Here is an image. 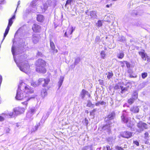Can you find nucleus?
Segmentation results:
<instances>
[{
	"label": "nucleus",
	"mask_w": 150,
	"mask_h": 150,
	"mask_svg": "<svg viewBox=\"0 0 150 150\" xmlns=\"http://www.w3.org/2000/svg\"><path fill=\"white\" fill-rule=\"evenodd\" d=\"M96 12L94 11H92L90 13V15L92 18H96L97 17Z\"/></svg>",
	"instance_id": "nucleus-23"
},
{
	"label": "nucleus",
	"mask_w": 150,
	"mask_h": 150,
	"mask_svg": "<svg viewBox=\"0 0 150 150\" xmlns=\"http://www.w3.org/2000/svg\"><path fill=\"white\" fill-rule=\"evenodd\" d=\"M137 77V76H134L133 75H130L129 76V77L131 78H136Z\"/></svg>",
	"instance_id": "nucleus-56"
},
{
	"label": "nucleus",
	"mask_w": 150,
	"mask_h": 150,
	"mask_svg": "<svg viewBox=\"0 0 150 150\" xmlns=\"http://www.w3.org/2000/svg\"><path fill=\"white\" fill-rule=\"evenodd\" d=\"M100 104V101H98V102L96 103L95 104V105L96 106H99Z\"/></svg>",
	"instance_id": "nucleus-54"
},
{
	"label": "nucleus",
	"mask_w": 150,
	"mask_h": 150,
	"mask_svg": "<svg viewBox=\"0 0 150 150\" xmlns=\"http://www.w3.org/2000/svg\"><path fill=\"white\" fill-rule=\"evenodd\" d=\"M132 133L129 131H125L121 133L120 136L124 138H129L132 135Z\"/></svg>",
	"instance_id": "nucleus-9"
},
{
	"label": "nucleus",
	"mask_w": 150,
	"mask_h": 150,
	"mask_svg": "<svg viewBox=\"0 0 150 150\" xmlns=\"http://www.w3.org/2000/svg\"><path fill=\"white\" fill-rule=\"evenodd\" d=\"M121 117L122 122L125 123L127 127L130 129L134 125L133 122L131 121V118L128 117L126 112L123 111Z\"/></svg>",
	"instance_id": "nucleus-2"
},
{
	"label": "nucleus",
	"mask_w": 150,
	"mask_h": 150,
	"mask_svg": "<svg viewBox=\"0 0 150 150\" xmlns=\"http://www.w3.org/2000/svg\"><path fill=\"white\" fill-rule=\"evenodd\" d=\"M98 26V27H101L102 25V22L100 20H99L98 21V23L97 24Z\"/></svg>",
	"instance_id": "nucleus-44"
},
{
	"label": "nucleus",
	"mask_w": 150,
	"mask_h": 150,
	"mask_svg": "<svg viewBox=\"0 0 150 150\" xmlns=\"http://www.w3.org/2000/svg\"><path fill=\"white\" fill-rule=\"evenodd\" d=\"M96 110V109H94L91 112H90V114L91 115H92L94 112H95Z\"/></svg>",
	"instance_id": "nucleus-49"
},
{
	"label": "nucleus",
	"mask_w": 150,
	"mask_h": 150,
	"mask_svg": "<svg viewBox=\"0 0 150 150\" xmlns=\"http://www.w3.org/2000/svg\"><path fill=\"white\" fill-rule=\"evenodd\" d=\"M102 129L104 130H106L108 134L110 133V124H107L103 126L102 128Z\"/></svg>",
	"instance_id": "nucleus-17"
},
{
	"label": "nucleus",
	"mask_w": 150,
	"mask_h": 150,
	"mask_svg": "<svg viewBox=\"0 0 150 150\" xmlns=\"http://www.w3.org/2000/svg\"><path fill=\"white\" fill-rule=\"evenodd\" d=\"M64 77L62 76H61L60 77L59 81L60 83H62L63 82L64 80Z\"/></svg>",
	"instance_id": "nucleus-45"
},
{
	"label": "nucleus",
	"mask_w": 150,
	"mask_h": 150,
	"mask_svg": "<svg viewBox=\"0 0 150 150\" xmlns=\"http://www.w3.org/2000/svg\"><path fill=\"white\" fill-rule=\"evenodd\" d=\"M45 67V66H37L36 68V70L39 72L45 73L46 71V70Z\"/></svg>",
	"instance_id": "nucleus-11"
},
{
	"label": "nucleus",
	"mask_w": 150,
	"mask_h": 150,
	"mask_svg": "<svg viewBox=\"0 0 150 150\" xmlns=\"http://www.w3.org/2000/svg\"><path fill=\"white\" fill-rule=\"evenodd\" d=\"M87 106L89 107H94V105L93 104H92L91 102V101L89 100L88 101V103L87 104Z\"/></svg>",
	"instance_id": "nucleus-37"
},
{
	"label": "nucleus",
	"mask_w": 150,
	"mask_h": 150,
	"mask_svg": "<svg viewBox=\"0 0 150 150\" xmlns=\"http://www.w3.org/2000/svg\"><path fill=\"white\" fill-rule=\"evenodd\" d=\"M113 74L112 72H109L107 76V78L108 79L111 78L113 76Z\"/></svg>",
	"instance_id": "nucleus-43"
},
{
	"label": "nucleus",
	"mask_w": 150,
	"mask_h": 150,
	"mask_svg": "<svg viewBox=\"0 0 150 150\" xmlns=\"http://www.w3.org/2000/svg\"><path fill=\"white\" fill-rule=\"evenodd\" d=\"M28 111L33 115L35 112V108L34 107L31 108Z\"/></svg>",
	"instance_id": "nucleus-35"
},
{
	"label": "nucleus",
	"mask_w": 150,
	"mask_h": 150,
	"mask_svg": "<svg viewBox=\"0 0 150 150\" xmlns=\"http://www.w3.org/2000/svg\"><path fill=\"white\" fill-rule=\"evenodd\" d=\"M86 92V91L85 90H82L80 94V96L82 99H83L85 97V95Z\"/></svg>",
	"instance_id": "nucleus-28"
},
{
	"label": "nucleus",
	"mask_w": 150,
	"mask_h": 150,
	"mask_svg": "<svg viewBox=\"0 0 150 150\" xmlns=\"http://www.w3.org/2000/svg\"><path fill=\"white\" fill-rule=\"evenodd\" d=\"M20 29H18V30L16 31V34H15V35H16L17 34H18V33Z\"/></svg>",
	"instance_id": "nucleus-59"
},
{
	"label": "nucleus",
	"mask_w": 150,
	"mask_h": 150,
	"mask_svg": "<svg viewBox=\"0 0 150 150\" xmlns=\"http://www.w3.org/2000/svg\"><path fill=\"white\" fill-rule=\"evenodd\" d=\"M139 54L141 57L144 60H146V58L147 57V54L145 52L144 50H142L141 51L138 52Z\"/></svg>",
	"instance_id": "nucleus-15"
},
{
	"label": "nucleus",
	"mask_w": 150,
	"mask_h": 150,
	"mask_svg": "<svg viewBox=\"0 0 150 150\" xmlns=\"http://www.w3.org/2000/svg\"><path fill=\"white\" fill-rule=\"evenodd\" d=\"M115 149L116 150H124L123 148L118 146H115Z\"/></svg>",
	"instance_id": "nucleus-40"
},
{
	"label": "nucleus",
	"mask_w": 150,
	"mask_h": 150,
	"mask_svg": "<svg viewBox=\"0 0 150 150\" xmlns=\"http://www.w3.org/2000/svg\"><path fill=\"white\" fill-rule=\"evenodd\" d=\"M106 148L107 150H112L111 149H110V146H107Z\"/></svg>",
	"instance_id": "nucleus-55"
},
{
	"label": "nucleus",
	"mask_w": 150,
	"mask_h": 150,
	"mask_svg": "<svg viewBox=\"0 0 150 150\" xmlns=\"http://www.w3.org/2000/svg\"><path fill=\"white\" fill-rule=\"evenodd\" d=\"M20 57L21 59L22 58V55H21Z\"/></svg>",
	"instance_id": "nucleus-64"
},
{
	"label": "nucleus",
	"mask_w": 150,
	"mask_h": 150,
	"mask_svg": "<svg viewBox=\"0 0 150 150\" xmlns=\"http://www.w3.org/2000/svg\"><path fill=\"white\" fill-rule=\"evenodd\" d=\"M20 1H19L18 2L17 6L16 9L14 12V15L12 16V17L11 18H10V27L11 25L13 23V22L12 21V20L13 19H14L15 18V14L16 12L17 8L18 7L19 5L20 4Z\"/></svg>",
	"instance_id": "nucleus-18"
},
{
	"label": "nucleus",
	"mask_w": 150,
	"mask_h": 150,
	"mask_svg": "<svg viewBox=\"0 0 150 150\" xmlns=\"http://www.w3.org/2000/svg\"><path fill=\"white\" fill-rule=\"evenodd\" d=\"M29 68V66L27 61L23 62L21 66L19 67L20 69L26 74L28 73Z\"/></svg>",
	"instance_id": "nucleus-7"
},
{
	"label": "nucleus",
	"mask_w": 150,
	"mask_h": 150,
	"mask_svg": "<svg viewBox=\"0 0 150 150\" xmlns=\"http://www.w3.org/2000/svg\"><path fill=\"white\" fill-rule=\"evenodd\" d=\"M67 30L66 31L65 33L64 34V36L65 37H68L69 36V35H68V34L67 33Z\"/></svg>",
	"instance_id": "nucleus-51"
},
{
	"label": "nucleus",
	"mask_w": 150,
	"mask_h": 150,
	"mask_svg": "<svg viewBox=\"0 0 150 150\" xmlns=\"http://www.w3.org/2000/svg\"><path fill=\"white\" fill-rule=\"evenodd\" d=\"M54 51L56 53L57 52H58V50H56Z\"/></svg>",
	"instance_id": "nucleus-63"
},
{
	"label": "nucleus",
	"mask_w": 150,
	"mask_h": 150,
	"mask_svg": "<svg viewBox=\"0 0 150 150\" xmlns=\"http://www.w3.org/2000/svg\"><path fill=\"white\" fill-rule=\"evenodd\" d=\"M126 66L127 68H129L130 67V64H129V63H128V62H126Z\"/></svg>",
	"instance_id": "nucleus-52"
},
{
	"label": "nucleus",
	"mask_w": 150,
	"mask_h": 150,
	"mask_svg": "<svg viewBox=\"0 0 150 150\" xmlns=\"http://www.w3.org/2000/svg\"><path fill=\"white\" fill-rule=\"evenodd\" d=\"M131 112L134 113H138L139 111V109L138 106H134L130 108Z\"/></svg>",
	"instance_id": "nucleus-16"
},
{
	"label": "nucleus",
	"mask_w": 150,
	"mask_h": 150,
	"mask_svg": "<svg viewBox=\"0 0 150 150\" xmlns=\"http://www.w3.org/2000/svg\"><path fill=\"white\" fill-rule=\"evenodd\" d=\"M32 29L33 31L35 32H40L41 30L40 26L36 23L33 25Z\"/></svg>",
	"instance_id": "nucleus-10"
},
{
	"label": "nucleus",
	"mask_w": 150,
	"mask_h": 150,
	"mask_svg": "<svg viewBox=\"0 0 150 150\" xmlns=\"http://www.w3.org/2000/svg\"><path fill=\"white\" fill-rule=\"evenodd\" d=\"M52 3L51 0L47 1L45 3L43 4L42 6H39L41 4V2L40 0H37L36 2L33 1L31 4V8L30 11L28 10L29 13L35 12L39 11L44 12L45 11L49 6H50Z\"/></svg>",
	"instance_id": "nucleus-1"
},
{
	"label": "nucleus",
	"mask_w": 150,
	"mask_h": 150,
	"mask_svg": "<svg viewBox=\"0 0 150 150\" xmlns=\"http://www.w3.org/2000/svg\"><path fill=\"white\" fill-rule=\"evenodd\" d=\"M115 114L114 112H112L109 113L107 117L105 118L106 120H112L115 117Z\"/></svg>",
	"instance_id": "nucleus-12"
},
{
	"label": "nucleus",
	"mask_w": 150,
	"mask_h": 150,
	"mask_svg": "<svg viewBox=\"0 0 150 150\" xmlns=\"http://www.w3.org/2000/svg\"><path fill=\"white\" fill-rule=\"evenodd\" d=\"M19 87L22 89L25 94L28 96V95L33 92V90L28 85L23 82H22L19 84Z\"/></svg>",
	"instance_id": "nucleus-3"
},
{
	"label": "nucleus",
	"mask_w": 150,
	"mask_h": 150,
	"mask_svg": "<svg viewBox=\"0 0 150 150\" xmlns=\"http://www.w3.org/2000/svg\"><path fill=\"white\" fill-rule=\"evenodd\" d=\"M95 41L96 42H100V37L98 36H96Z\"/></svg>",
	"instance_id": "nucleus-42"
},
{
	"label": "nucleus",
	"mask_w": 150,
	"mask_h": 150,
	"mask_svg": "<svg viewBox=\"0 0 150 150\" xmlns=\"http://www.w3.org/2000/svg\"><path fill=\"white\" fill-rule=\"evenodd\" d=\"M9 19L8 20V26L5 30V33L4 34V38L3 39H4L7 35L8 34V32L9 30Z\"/></svg>",
	"instance_id": "nucleus-22"
},
{
	"label": "nucleus",
	"mask_w": 150,
	"mask_h": 150,
	"mask_svg": "<svg viewBox=\"0 0 150 150\" xmlns=\"http://www.w3.org/2000/svg\"><path fill=\"white\" fill-rule=\"evenodd\" d=\"M62 84V83H60L59 82H58L59 88L61 86Z\"/></svg>",
	"instance_id": "nucleus-57"
},
{
	"label": "nucleus",
	"mask_w": 150,
	"mask_h": 150,
	"mask_svg": "<svg viewBox=\"0 0 150 150\" xmlns=\"http://www.w3.org/2000/svg\"><path fill=\"white\" fill-rule=\"evenodd\" d=\"M100 105H106V103L104 101H100Z\"/></svg>",
	"instance_id": "nucleus-48"
},
{
	"label": "nucleus",
	"mask_w": 150,
	"mask_h": 150,
	"mask_svg": "<svg viewBox=\"0 0 150 150\" xmlns=\"http://www.w3.org/2000/svg\"><path fill=\"white\" fill-rule=\"evenodd\" d=\"M40 126V124L38 123L35 126H33L31 129L30 130V132L31 133L35 132L37 131L38 129L39 126Z\"/></svg>",
	"instance_id": "nucleus-19"
},
{
	"label": "nucleus",
	"mask_w": 150,
	"mask_h": 150,
	"mask_svg": "<svg viewBox=\"0 0 150 150\" xmlns=\"http://www.w3.org/2000/svg\"><path fill=\"white\" fill-rule=\"evenodd\" d=\"M121 87H122V86H119L118 85H116L115 87V89L117 90H118V89H121Z\"/></svg>",
	"instance_id": "nucleus-46"
},
{
	"label": "nucleus",
	"mask_w": 150,
	"mask_h": 150,
	"mask_svg": "<svg viewBox=\"0 0 150 150\" xmlns=\"http://www.w3.org/2000/svg\"><path fill=\"white\" fill-rule=\"evenodd\" d=\"M137 126L139 128V129L137 130V131L140 133L143 131L144 129H146L148 128V125L142 121H140L137 124Z\"/></svg>",
	"instance_id": "nucleus-8"
},
{
	"label": "nucleus",
	"mask_w": 150,
	"mask_h": 150,
	"mask_svg": "<svg viewBox=\"0 0 150 150\" xmlns=\"http://www.w3.org/2000/svg\"><path fill=\"white\" fill-rule=\"evenodd\" d=\"M124 54L123 52H120L117 55V57L120 59H122L124 57Z\"/></svg>",
	"instance_id": "nucleus-30"
},
{
	"label": "nucleus",
	"mask_w": 150,
	"mask_h": 150,
	"mask_svg": "<svg viewBox=\"0 0 150 150\" xmlns=\"http://www.w3.org/2000/svg\"><path fill=\"white\" fill-rule=\"evenodd\" d=\"M80 62V59L79 58H77L75 59L74 63V65H77Z\"/></svg>",
	"instance_id": "nucleus-38"
},
{
	"label": "nucleus",
	"mask_w": 150,
	"mask_h": 150,
	"mask_svg": "<svg viewBox=\"0 0 150 150\" xmlns=\"http://www.w3.org/2000/svg\"><path fill=\"white\" fill-rule=\"evenodd\" d=\"M135 100L133 98H131L129 99L128 100V103L130 105H131L134 102V100Z\"/></svg>",
	"instance_id": "nucleus-36"
},
{
	"label": "nucleus",
	"mask_w": 150,
	"mask_h": 150,
	"mask_svg": "<svg viewBox=\"0 0 150 150\" xmlns=\"http://www.w3.org/2000/svg\"><path fill=\"white\" fill-rule=\"evenodd\" d=\"M50 46L51 48L53 50H54L55 49V45L54 42L51 40L50 41Z\"/></svg>",
	"instance_id": "nucleus-34"
},
{
	"label": "nucleus",
	"mask_w": 150,
	"mask_h": 150,
	"mask_svg": "<svg viewBox=\"0 0 150 150\" xmlns=\"http://www.w3.org/2000/svg\"><path fill=\"white\" fill-rule=\"evenodd\" d=\"M49 79H45L43 78L40 79L38 80V82H32L31 83V85L34 87L39 85L40 84H42L43 86H46L49 82Z\"/></svg>",
	"instance_id": "nucleus-6"
},
{
	"label": "nucleus",
	"mask_w": 150,
	"mask_h": 150,
	"mask_svg": "<svg viewBox=\"0 0 150 150\" xmlns=\"http://www.w3.org/2000/svg\"><path fill=\"white\" fill-rule=\"evenodd\" d=\"M40 36L37 34H34L33 35L32 40L34 43H37L39 39Z\"/></svg>",
	"instance_id": "nucleus-14"
},
{
	"label": "nucleus",
	"mask_w": 150,
	"mask_h": 150,
	"mask_svg": "<svg viewBox=\"0 0 150 150\" xmlns=\"http://www.w3.org/2000/svg\"><path fill=\"white\" fill-rule=\"evenodd\" d=\"M4 120V118L3 117L0 116V121H3Z\"/></svg>",
	"instance_id": "nucleus-53"
},
{
	"label": "nucleus",
	"mask_w": 150,
	"mask_h": 150,
	"mask_svg": "<svg viewBox=\"0 0 150 150\" xmlns=\"http://www.w3.org/2000/svg\"><path fill=\"white\" fill-rule=\"evenodd\" d=\"M47 95V92L46 90L42 89L41 91V96L42 98H44Z\"/></svg>",
	"instance_id": "nucleus-26"
},
{
	"label": "nucleus",
	"mask_w": 150,
	"mask_h": 150,
	"mask_svg": "<svg viewBox=\"0 0 150 150\" xmlns=\"http://www.w3.org/2000/svg\"><path fill=\"white\" fill-rule=\"evenodd\" d=\"M4 0H0V4H2L4 1Z\"/></svg>",
	"instance_id": "nucleus-61"
},
{
	"label": "nucleus",
	"mask_w": 150,
	"mask_h": 150,
	"mask_svg": "<svg viewBox=\"0 0 150 150\" xmlns=\"http://www.w3.org/2000/svg\"><path fill=\"white\" fill-rule=\"evenodd\" d=\"M25 109L23 108L18 107L14 108L13 112L10 113V118L14 117L18 115L23 113L25 111Z\"/></svg>",
	"instance_id": "nucleus-5"
},
{
	"label": "nucleus",
	"mask_w": 150,
	"mask_h": 150,
	"mask_svg": "<svg viewBox=\"0 0 150 150\" xmlns=\"http://www.w3.org/2000/svg\"><path fill=\"white\" fill-rule=\"evenodd\" d=\"M33 98V97H30L29 98H28L27 99L26 101H25L24 102H22V103L23 104V105H25V107L26 108L27 106V105L28 104V102L31 98Z\"/></svg>",
	"instance_id": "nucleus-33"
},
{
	"label": "nucleus",
	"mask_w": 150,
	"mask_h": 150,
	"mask_svg": "<svg viewBox=\"0 0 150 150\" xmlns=\"http://www.w3.org/2000/svg\"><path fill=\"white\" fill-rule=\"evenodd\" d=\"M11 51L12 53V54L13 55V57H14V56L15 55H18L20 54V52L19 51H17V50H16L15 51L14 49V47H12L11 49Z\"/></svg>",
	"instance_id": "nucleus-24"
},
{
	"label": "nucleus",
	"mask_w": 150,
	"mask_h": 150,
	"mask_svg": "<svg viewBox=\"0 0 150 150\" xmlns=\"http://www.w3.org/2000/svg\"><path fill=\"white\" fill-rule=\"evenodd\" d=\"M98 97L97 96H96L95 98V100H98Z\"/></svg>",
	"instance_id": "nucleus-62"
},
{
	"label": "nucleus",
	"mask_w": 150,
	"mask_h": 150,
	"mask_svg": "<svg viewBox=\"0 0 150 150\" xmlns=\"http://www.w3.org/2000/svg\"><path fill=\"white\" fill-rule=\"evenodd\" d=\"M132 98L136 100L137 98V93L136 91H134L132 96Z\"/></svg>",
	"instance_id": "nucleus-32"
},
{
	"label": "nucleus",
	"mask_w": 150,
	"mask_h": 150,
	"mask_svg": "<svg viewBox=\"0 0 150 150\" xmlns=\"http://www.w3.org/2000/svg\"><path fill=\"white\" fill-rule=\"evenodd\" d=\"M74 30V29L73 27H71L70 28H68L67 30V33L68 34V35H69V36L71 34H72Z\"/></svg>",
	"instance_id": "nucleus-21"
},
{
	"label": "nucleus",
	"mask_w": 150,
	"mask_h": 150,
	"mask_svg": "<svg viewBox=\"0 0 150 150\" xmlns=\"http://www.w3.org/2000/svg\"><path fill=\"white\" fill-rule=\"evenodd\" d=\"M133 143L134 144H136L137 146H139V142L137 141H134L133 142Z\"/></svg>",
	"instance_id": "nucleus-50"
},
{
	"label": "nucleus",
	"mask_w": 150,
	"mask_h": 150,
	"mask_svg": "<svg viewBox=\"0 0 150 150\" xmlns=\"http://www.w3.org/2000/svg\"><path fill=\"white\" fill-rule=\"evenodd\" d=\"M36 64L37 67L45 66V62L41 59H39L36 62Z\"/></svg>",
	"instance_id": "nucleus-13"
},
{
	"label": "nucleus",
	"mask_w": 150,
	"mask_h": 150,
	"mask_svg": "<svg viewBox=\"0 0 150 150\" xmlns=\"http://www.w3.org/2000/svg\"><path fill=\"white\" fill-rule=\"evenodd\" d=\"M33 114L31 113L29 111H28V112L27 113L26 117L27 118H29V120H32L33 118Z\"/></svg>",
	"instance_id": "nucleus-27"
},
{
	"label": "nucleus",
	"mask_w": 150,
	"mask_h": 150,
	"mask_svg": "<svg viewBox=\"0 0 150 150\" xmlns=\"http://www.w3.org/2000/svg\"><path fill=\"white\" fill-rule=\"evenodd\" d=\"M100 55L101 57V58L103 59H105L106 57L105 52L104 51H102L101 52Z\"/></svg>",
	"instance_id": "nucleus-29"
},
{
	"label": "nucleus",
	"mask_w": 150,
	"mask_h": 150,
	"mask_svg": "<svg viewBox=\"0 0 150 150\" xmlns=\"http://www.w3.org/2000/svg\"><path fill=\"white\" fill-rule=\"evenodd\" d=\"M149 134L148 132H145L144 133V139L146 140H148L149 138Z\"/></svg>",
	"instance_id": "nucleus-41"
},
{
	"label": "nucleus",
	"mask_w": 150,
	"mask_h": 150,
	"mask_svg": "<svg viewBox=\"0 0 150 150\" xmlns=\"http://www.w3.org/2000/svg\"><path fill=\"white\" fill-rule=\"evenodd\" d=\"M147 76V74L146 72H144L142 74V78L143 79H144Z\"/></svg>",
	"instance_id": "nucleus-39"
},
{
	"label": "nucleus",
	"mask_w": 150,
	"mask_h": 150,
	"mask_svg": "<svg viewBox=\"0 0 150 150\" xmlns=\"http://www.w3.org/2000/svg\"><path fill=\"white\" fill-rule=\"evenodd\" d=\"M110 6H112V4H110V5H106V7H107V8H109V7H110Z\"/></svg>",
	"instance_id": "nucleus-60"
},
{
	"label": "nucleus",
	"mask_w": 150,
	"mask_h": 150,
	"mask_svg": "<svg viewBox=\"0 0 150 150\" xmlns=\"http://www.w3.org/2000/svg\"><path fill=\"white\" fill-rule=\"evenodd\" d=\"M71 1L72 0H67L66 1L65 6H66L68 4H70Z\"/></svg>",
	"instance_id": "nucleus-47"
},
{
	"label": "nucleus",
	"mask_w": 150,
	"mask_h": 150,
	"mask_svg": "<svg viewBox=\"0 0 150 150\" xmlns=\"http://www.w3.org/2000/svg\"><path fill=\"white\" fill-rule=\"evenodd\" d=\"M27 96L25 94L22 89L19 87V85L16 96V99L18 100H23Z\"/></svg>",
	"instance_id": "nucleus-4"
},
{
	"label": "nucleus",
	"mask_w": 150,
	"mask_h": 150,
	"mask_svg": "<svg viewBox=\"0 0 150 150\" xmlns=\"http://www.w3.org/2000/svg\"><path fill=\"white\" fill-rule=\"evenodd\" d=\"M44 17L41 15H39L37 16V19L38 21L39 22H42L44 20Z\"/></svg>",
	"instance_id": "nucleus-25"
},
{
	"label": "nucleus",
	"mask_w": 150,
	"mask_h": 150,
	"mask_svg": "<svg viewBox=\"0 0 150 150\" xmlns=\"http://www.w3.org/2000/svg\"><path fill=\"white\" fill-rule=\"evenodd\" d=\"M128 88L127 87H124L123 86L121 87V91L119 94L121 95L125 93L126 91H127Z\"/></svg>",
	"instance_id": "nucleus-20"
},
{
	"label": "nucleus",
	"mask_w": 150,
	"mask_h": 150,
	"mask_svg": "<svg viewBox=\"0 0 150 150\" xmlns=\"http://www.w3.org/2000/svg\"><path fill=\"white\" fill-rule=\"evenodd\" d=\"M127 148V145L126 144H125L124 147L122 148Z\"/></svg>",
	"instance_id": "nucleus-58"
},
{
	"label": "nucleus",
	"mask_w": 150,
	"mask_h": 150,
	"mask_svg": "<svg viewBox=\"0 0 150 150\" xmlns=\"http://www.w3.org/2000/svg\"><path fill=\"white\" fill-rule=\"evenodd\" d=\"M114 140V139L113 138L111 137H109L107 139V141L110 144L112 143V142Z\"/></svg>",
	"instance_id": "nucleus-31"
}]
</instances>
